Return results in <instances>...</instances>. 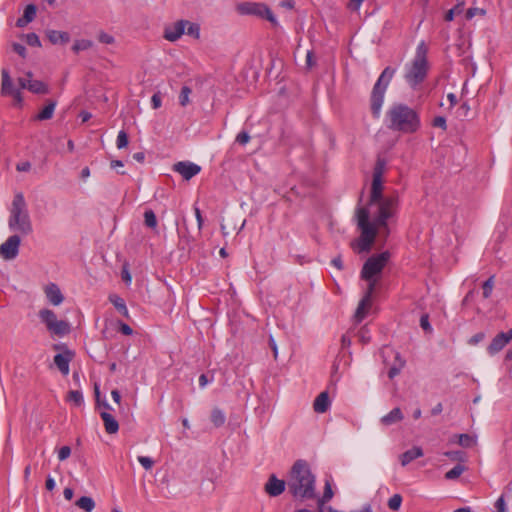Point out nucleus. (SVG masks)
Listing matches in <instances>:
<instances>
[{
    "label": "nucleus",
    "mask_w": 512,
    "mask_h": 512,
    "mask_svg": "<svg viewBox=\"0 0 512 512\" xmlns=\"http://www.w3.org/2000/svg\"><path fill=\"white\" fill-rule=\"evenodd\" d=\"M37 14V6L35 4H28L25 9L22 17L18 18L16 21V26L19 28H23L32 22Z\"/></svg>",
    "instance_id": "nucleus-20"
},
{
    "label": "nucleus",
    "mask_w": 512,
    "mask_h": 512,
    "mask_svg": "<svg viewBox=\"0 0 512 512\" xmlns=\"http://www.w3.org/2000/svg\"><path fill=\"white\" fill-rule=\"evenodd\" d=\"M423 450L421 447L414 446L413 448L405 451L400 455V461L402 466L408 465L413 460L423 456Z\"/></svg>",
    "instance_id": "nucleus-23"
},
{
    "label": "nucleus",
    "mask_w": 512,
    "mask_h": 512,
    "mask_svg": "<svg viewBox=\"0 0 512 512\" xmlns=\"http://www.w3.org/2000/svg\"><path fill=\"white\" fill-rule=\"evenodd\" d=\"M161 95L160 93H155L153 94L152 98H151V104H152V107L154 109H158L161 107Z\"/></svg>",
    "instance_id": "nucleus-61"
},
{
    "label": "nucleus",
    "mask_w": 512,
    "mask_h": 512,
    "mask_svg": "<svg viewBox=\"0 0 512 512\" xmlns=\"http://www.w3.org/2000/svg\"><path fill=\"white\" fill-rule=\"evenodd\" d=\"M138 460L146 470L151 469L154 464V461L149 457L140 456L138 457Z\"/></svg>",
    "instance_id": "nucleus-57"
},
{
    "label": "nucleus",
    "mask_w": 512,
    "mask_h": 512,
    "mask_svg": "<svg viewBox=\"0 0 512 512\" xmlns=\"http://www.w3.org/2000/svg\"><path fill=\"white\" fill-rule=\"evenodd\" d=\"M31 168V163L29 161H23L16 164V170L19 172H27Z\"/></svg>",
    "instance_id": "nucleus-60"
},
{
    "label": "nucleus",
    "mask_w": 512,
    "mask_h": 512,
    "mask_svg": "<svg viewBox=\"0 0 512 512\" xmlns=\"http://www.w3.org/2000/svg\"><path fill=\"white\" fill-rule=\"evenodd\" d=\"M124 166L125 165H124L123 161H121V160H111L110 161V168L115 170L120 175L125 174L124 170H120V169H123Z\"/></svg>",
    "instance_id": "nucleus-51"
},
{
    "label": "nucleus",
    "mask_w": 512,
    "mask_h": 512,
    "mask_svg": "<svg viewBox=\"0 0 512 512\" xmlns=\"http://www.w3.org/2000/svg\"><path fill=\"white\" fill-rule=\"evenodd\" d=\"M74 357V352L65 349L63 353H58L54 356V363L63 375L69 373V363Z\"/></svg>",
    "instance_id": "nucleus-16"
},
{
    "label": "nucleus",
    "mask_w": 512,
    "mask_h": 512,
    "mask_svg": "<svg viewBox=\"0 0 512 512\" xmlns=\"http://www.w3.org/2000/svg\"><path fill=\"white\" fill-rule=\"evenodd\" d=\"M128 146V134L122 130L120 131L119 135H118V139H117V147L119 149L121 148H125Z\"/></svg>",
    "instance_id": "nucleus-49"
},
{
    "label": "nucleus",
    "mask_w": 512,
    "mask_h": 512,
    "mask_svg": "<svg viewBox=\"0 0 512 512\" xmlns=\"http://www.w3.org/2000/svg\"><path fill=\"white\" fill-rule=\"evenodd\" d=\"M9 227L16 229L22 234H29L32 231L29 214L26 209V202L22 193L14 196L9 219Z\"/></svg>",
    "instance_id": "nucleus-6"
},
{
    "label": "nucleus",
    "mask_w": 512,
    "mask_h": 512,
    "mask_svg": "<svg viewBox=\"0 0 512 512\" xmlns=\"http://www.w3.org/2000/svg\"><path fill=\"white\" fill-rule=\"evenodd\" d=\"M494 279H495V276L492 275L482 285L483 297L485 299L489 298L492 294V291L494 288Z\"/></svg>",
    "instance_id": "nucleus-40"
},
{
    "label": "nucleus",
    "mask_w": 512,
    "mask_h": 512,
    "mask_svg": "<svg viewBox=\"0 0 512 512\" xmlns=\"http://www.w3.org/2000/svg\"><path fill=\"white\" fill-rule=\"evenodd\" d=\"M66 400L72 402L75 406L79 407L83 403V395L78 390H70L67 393Z\"/></svg>",
    "instance_id": "nucleus-34"
},
{
    "label": "nucleus",
    "mask_w": 512,
    "mask_h": 512,
    "mask_svg": "<svg viewBox=\"0 0 512 512\" xmlns=\"http://www.w3.org/2000/svg\"><path fill=\"white\" fill-rule=\"evenodd\" d=\"M369 281V284H368V288H367V291L364 295V298H367L368 300L371 301V297H372V294L375 290V286H376V279L372 278V280H368Z\"/></svg>",
    "instance_id": "nucleus-56"
},
{
    "label": "nucleus",
    "mask_w": 512,
    "mask_h": 512,
    "mask_svg": "<svg viewBox=\"0 0 512 512\" xmlns=\"http://www.w3.org/2000/svg\"><path fill=\"white\" fill-rule=\"evenodd\" d=\"M403 419V413L400 408L396 407L392 409L387 415L381 418V423L385 426L398 423Z\"/></svg>",
    "instance_id": "nucleus-25"
},
{
    "label": "nucleus",
    "mask_w": 512,
    "mask_h": 512,
    "mask_svg": "<svg viewBox=\"0 0 512 512\" xmlns=\"http://www.w3.org/2000/svg\"><path fill=\"white\" fill-rule=\"evenodd\" d=\"M395 72L396 70L394 68L390 66L386 67L380 74L376 83L374 84V87L371 92L370 102L371 112L375 118H378L380 115L386 89L391 79L393 78Z\"/></svg>",
    "instance_id": "nucleus-7"
},
{
    "label": "nucleus",
    "mask_w": 512,
    "mask_h": 512,
    "mask_svg": "<svg viewBox=\"0 0 512 512\" xmlns=\"http://www.w3.org/2000/svg\"><path fill=\"white\" fill-rule=\"evenodd\" d=\"M495 507L497 509V512H506V505H505V501H504L503 497H500L496 501Z\"/></svg>",
    "instance_id": "nucleus-63"
},
{
    "label": "nucleus",
    "mask_w": 512,
    "mask_h": 512,
    "mask_svg": "<svg viewBox=\"0 0 512 512\" xmlns=\"http://www.w3.org/2000/svg\"><path fill=\"white\" fill-rule=\"evenodd\" d=\"M119 332L128 336V324L115 318L112 313L107 312L104 321V328L102 329L103 337L105 339H111Z\"/></svg>",
    "instance_id": "nucleus-11"
},
{
    "label": "nucleus",
    "mask_w": 512,
    "mask_h": 512,
    "mask_svg": "<svg viewBox=\"0 0 512 512\" xmlns=\"http://www.w3.org/2000/svg\"><path fill=\"white\" fill-rule=\"evenodd\" d=\"M249 140L250 136L246 131H241L236 137V142L239 143L240 145L247 144Z\"/></svg>",
    "instance_id": "nucleus-55"
},
{
    "label": "nucleus",
    "mask_w": 512,
    "mask_h": 512,
    "mask_svg": "<svg viewBox=\"0 0 512 512\" xmlns=\"http://www.w3.org/2000/svg\"><path fill=\"white\" fill-rule=\"evenodd\" d=\"M332 497H333V491L331 488V484L329 483V481H326L323 496L320 499H318V506H319L318 512H323V508H322L323 504L328 502L329 500H331Z\"/></svg>",
    "instance_id": "nucleus-33"
},
{
    "label": "nucleus",
    "mask_w": 512,
    "mask_h": 512,
    "mask_svg": "<svg viewBox=\"0 0 512 512\" xmlns=\"http://www.w3.org/2000/svg\"><path fill=\"white\" fill-rule=\"evenodd\" d=\"M486 14V11L484 9H481V8H469L467 11H466V15H465V18L467 20H471L474 16L476 15H481V16H484Z\"/></svg>",
    "instance_id": "nucleus-48"
},
{
    "label": "nucleus",
    "mask_w": 512,
    "mask_h": 512,
    "mask_svg": "<svg viewBox=\"0 0 512 512\" xmlns=\"http://www.w3.org/2000/svg\"><path fill=\"white\" fill-rule=\"evenodd\" d=\"M144 223L149 228H155L157 226V218L155 213L148 209L144 213Z\"/></svg>",
    "instance_id": "nucleus-41"
},
{
    "label": "nucleus",
    "mask_w": 512,
    "mask_h": 512,
    "mask_svg": "<svg viewBox=\"0 0 512 512\" xmlns=\"http://www.w3.org/2000/svg\"><path fill=\"white\" fill-rule=\"evenodd\" d=\"M330 407V399L327 391L321 392L313 403V409L317 413H325Z\"/></svg>",
    "instance_id": "nucleus-22"
},
{
    "label": "nucleus",
    "mask_w": 512,
    "mask_h": 512,
    "mask_svg": "<svg viewBox=\"0 0 512 512\" xmlns=\"http://www.w3.org/2000/svg\"><path fill=\"white\" fill-rule=\"evenodd\" d=\"M211 422L214 424L215 427H221L224 425L226 421V417L222 410L219 408H214L211 412Z\"/></svg>",
    "instance_id": "nucleus-32"
},
{
    "label": "nucleus",
    "mask_w": 512,
    "mask_h": 512,
    "mask_svg": "<svg viewBox=\"0 0 512 512\" xmlns=\"http://www.w3.org/2000/svg\"><path fill=\"white\" fill-rule=\"evenodd\" d=\"M371 306V301L367 298H362L358 304V307L356 309L354 318L356 322H361L367 315V311Z\"/></svg>",
    "instance_id": "nucleus-28"
},
{
    "label": "nucleus",
    "mask_w": 512,
    "mask_h": 512,
    "mask_svg": "<svg viewBox=\"0 0 512 512\" xmlns=\"http://www.w3.org/2000/svg\"><path fill=\"white\" fill-rule=\"evenodd\" d=\"M100 416L104 422L105 431L108 434H115L119 430V423L115 417L107 411H102Z\"/></svg>",
    "instance_id": "nucleus-21"
},
{
    "label": "nucleus",
    "mask_w": 512,
    "mask_h": 512,
    "mask_svg": "<svg viewBox=\"0 0 512 512\" xmlns=\"http://www.w3.org/2000/svg\"><path fill=\"white\" fill-rule=\"evenodd\" d=\"M98 40L104 44H112L114 42V37L105 32H101L98 36Z\"/></svg>",
    "instance_id": "nucleus-59"
},
{
    "label": "nucleus",
    "mask_w": 512,
    "mask_h": 512,
    "mask_svg": "<svg viewBox=\"0 0 512 512\" xmlns=\"http://www.w3.org/2000/svg\"><path fill=\"white\" fill-rule=\"evenodd\" d=\"M465 466L461 465V464H457L456 466H454L451 470H449L448 472H446L445 474V478L447 480H454V479H457L458 477H460V475L465 471Z\"/></svg>",
    "instance_id": "nucleus-38"
},
{
    "label": "nucleus",
    "mask_w": 512,
    "mask_h": 512,
    "mask_svg": "<svg viewBox=\"0 0 512 512\" xmlns=\"http://www.w3.org/2000/svg\"><path fill=\"white\" fill-rule=\"evenodd\" d=\"M46 36L48 40L54 45L67 44L70 41L69 33L64 31L48 30L46 32Z\"/></svg>",
    "instance_id": "nucleus-24"
},
{
    "label": "nucleus",
    "mask_w": 512,
    "mask_h": 512,
    "mask_svg": "<svg viewBox=\"0 0 512 512\" xmlns=\"http://www.w3.org/2000/svg\"><path fill=\"white\" fill-rule=\"evenodd\" d=\"M357 220L358 227L361 230V236L358 243L360 251L368 252L371 249V246L378 234V229H381L385 237L389 235L386 234V230L383 227H380V225L376 223L375 217L370 221V212L366 207H361L357 210Z\"/></svg>",
    "instance_id": "nucleus-5"
},
{
    "label": "nucleus",
    "mask_w": 512,
    "mask_h": 512,
    "mask_svg": "<svg viewBox=\"0 0 512 512\" xmlns=\"http://www.w3.org/2000/svg\"><path fill=\"white\" fill-rule=\"evenodd\" d=\"M39 317L41 321L46 325L47 330L58 320L54 311L50 309H41L39 311Z\"/></svg>",
    "instance_id": "nucleus-29"
},
{
    "label": "nucleus",
    "mask_w": 512,
    "mask_h": 512,
    "mask_svg": "<svg viewBox=\"0 0 512 512\" xmlns=\"http://www.w3.org/2000/svg\"><path fill=\"white\" fill-rule=\"evenodd\" d=\"M174 170L178 172L185 180H190L192 177L197 175L201 167L197 164H194L192 162H177L174 164Z\"/></svg>",
    "instance_id": "nucleus-15"
},
{
    "label": "nucleus",
    "mask_w": 512,
    "mask_h": 512,
    "mask_svg": "<svg viewBox=\"0 0 512 512\" xmlns=\"http://www.w3.org/2000/svg\"><path fill=\"white\" fill-rule=\"evenodd\" d=\"M76 506L85 512H91L95 508V502L91 497L82 496L76 501Z\"/></svg>",
    "instance_id": "nucleus-31"
},
{
    "label": "nucleus",
    "mask_w": 512,
    "mask_h": 512,
    "mask_svg": "<svg viewBox=\"0 0 512 512\" xmlns=\"http://www.w3.org/2000/svg\"><path fill=\"white\" fill-rule=\"evenodd\" d=\"M445 456L452 460H462L463 453L461 451H448L445 452Z\"/></svg>",
    "instance_id": "nucleus-62"
},
{
    "label": "nucleus",
    "mask_w": 512,
    "mask_h": 512,
    "mask_svg": "<svg viewBox=\"0 0 512 512\" xmlns=\"http://www.w3.org/2000/svg\"><path fill=\"white\" fill-rule=\"evenodd\" d=\"M21 243V239L18 235L10 236L4 243L0 246V255L5 260L14 259L19 253V246Z\"/></svg>",
    "instance_id": "nucleus-12"
},
{
    "label": "nucleus",
    "mask_w": 512,
    "mask_h": 512,
    "mask_svg": "<svg viewBox=\"0 0 512 512\" xmlns=\"http://www.w3.org/2000/svg\"><path fill=\"white\" fill-rule=\"evenodd\" d=\"M44 292L49 302L54 306L60 305L64 300V296L60 288L55 283L48 284L45 287Z\"/></svg>",
    "instance_id": "nucleus-17"
},
{
    "label": "nucleus",
    "mask_w": 512,
    "mask_h": 512,
    "mask_svg": "<svg viewBox=\"0 0 512 512\" xmlns=\"http://www.w3.org/2000/svg\"><path fill=\"white\" fill-rule=\"evenodd\" d=\"M427 53L428 47L424 41H421L416 48L413 60L406 67L404 78L412 88H416L424 82L427 77L429 68Z\"/></svg>",
    "instance_id": "nucleus-4"
},
{
    "label": "nucleus",
    "mask_w": 512,
    "mask_h": 512,
    "mask_svg": "<svg viewBox=\"0 0 512 512\" xmlns=\"http://www.w3.org/2000/svg\"><path fill=\"white\" fill-rule=\"evenodd\" d=\"M432 126L446 130L447 129L446 118L443 116H436L432 121Z\"/></svg>",
    "instance_id": "nucleus-52"
},
{
    "label": "nucleus",
    "mask_w": 512,
    "mask_h": 512,
    "mask_svg": "<svg viewBox=\"0 0 512 512\" xmlns=\"http://www.w3.org/2000/svg\"><path fill=\"white\" fill-rule=\"evenodd\" d=\"M71 455V448L69 446H63L59 449L58 458L60 461H64Z\"/></svg>",
    "instance_id": "nucleus-53"
},
{
    "label": "nucleus",
    "mask_w": 512,
    "mask_h": 512,
    "mask_svg": "<svg viewBox=\"0 0 512 512\" xmlns=\"http://www.w3.org/2000/svg\"><path fill=\"white\" fill-rule=\"evenodd\" d=\"M485 338V333L484 332H478L476 334H474L468 341L469 344L471 345H476L478 343H480L481 341H483Z\"/></svg>",
    "instance_id": "nucleus-58"
},
{
    "label": "nucleus",
    "mask_w": 512,
    "mask_h": 512,
    "mask_svg": "<svg viewBox=\"0 0 512 512\" xmlns=\"http://www.w3.org/2000/svg\"><path fill=\"white\" fill-rule=\"evenodd\" d=\"M463 3L457 4L455 7L446 12L444 19L446 21H452L455 14L462 12Z\"/></svg>",
    "instance_id": "nucleus-47"
},
{
    "label": "nucleus",
    "mask_w": 512,
    "mask_h": 512,
    "mask_svg": "<svg viewBox=\"0 0 512 512\" xmlns=\"http://www.w3.org/2000/svg\"><path fill=\"white\" fill-rule=\"evenodd\" d=\"M129 333H130V344L131 343L136 344L140 348L146 346L147 339H146L145 336L141 335L138 332H134L132 328H130V332Z\"/></svg>",
    "instance_id": "nucleus-37"
},
{
    "label": "nucleus",
    "mask_w": 512,
    "mask_h": 512,
    "mask_svg": "<svg viewBox=\"0 0 512 512\" xmlns=\"http://www.w3.org/2000/svg\"><path fill=\"white\" fill-rule=\"evenodd\" d=\"M387 127L403 134H414L421 128L419 113L403 103H395L386 113Z\"/></svg>",
    "instance_id": "nucleus-3"
},
{
    "label": "nucleus",
    "mask_w": 512,
    "mask_h": 512,
    "mask_svg": "<svg viewBox=\"0 0 512 512\" xmlns=\"http://www.w3.org/2000/svg\"><path fill=\"white\" fill-rule=\"evenodd\" d=\"M28 86V91L37 95H46L50 92L49 86L40 80L30 79V84Z\"/></svg>",
    "instance_id": "nucleus-26"
},
{
    "label": "nucleus",
    "mask_w": 512,
    "mask_h": 512,
    "mask_svg": "<svg viewBox=\"0 0 512 512\" xmlns=\"http://www.w3.org/2000/svg\"><path fill=\"white\" fill-rule=\"evenodd\" d=\"M57 102L53 99H46L44 107L32 119L34 121H45L53 117Z\"/></svg>",
    "instance_id": "nucleus-19"
},
{
    "label": "nucleus",
    "mask_w": 512,
    "mask_h": 512,
    "mask_svg": "<svg viewBox=\"0 0 512 512\" xmlns=\"http://www.w3.org/2000/svg\"><path fill=\"white\" fill-rule=\"evenodd\" d=\"M108 300L110 301V303L113 304V306L115 307V309L120 313L122 314L123 316L125 317H128V308L126 306V303H125V300L123 298H121L119 295L117 294H110L108 296Z\"/></svg>",
    "instance_id": "nucleus-27"
},
{
    "label": "nucleus",
    "mask_w": 512,
    "mask_h": 512,
    "mask_svg": "<svg viewBox=\"0 0 512 512\" xmlns=\"http://www.w3.org/2000/svg\"><path fill=\"white\" fill-rule=\"evenodd\" d=\"M26 43L31 47H40L41 42L38 35L34 32L25 35Z\"/></svg>",
    "instance_id": "nucleus-45"
},
{
    "label": "nucleus",
    "mask_w": 512,
    "mask_h": 512,
    "mask_svg": "<svg viewBox=\"0 0 512 512\" xmlns=\"http://www.w3.org/2000/svg\"><path fill=\"white\" fill-rule=\"evenodd\" d=\"M236 11L240 15H253L262 19H266L276 25L277 21L270 8L263 3L242 2L237 4Z\"/></svg>",
    "instance_id": "nucleus-9"
},
{
    "label": "nucleus",
    "mask_w": 512,
    "mask_h": 512,
    "mask_svg": "<svg viewBox=\"0 0 512 512\" xmlns=\"http://www.w3.org/2000/svg\"><path fill=\"white\" fill-rule=\"evenodd\" d=\"M1 90L0 93L5 97H12L14 100V105L18 107H22L23 105V96L20 89L14 87L13 80L10 76L9 70L3 68L1 70Z\"/></svg>",
    "instance_id": "nucleus-10"
},
{
    "label": "nucleus",
    "mask_w": 512,
    "mask_h": 512,
    "mask_svg": "<svg viewBox=\"0 0 512 512\" xmlns=\"http://www.w3.org/2000/svg\"><path fill=\"white\" fill-rule=\"evenodd\" d=\"M477 442L476 437L471 436L469 434H460L458 435V444L464 448H470L474 446Z\"/></svg>",
    "instance_id": "nucleus-35"
},
{
    "label": "nucleus",
    "mask_w": 512,
    "mask_h": 512,
    "mask_svg": "<svg viewBox=\"0 0 512 512\" xmlns=\"http://www.w3.org/2000/svg\"><path fill=\"white\" fill-rule=\"evenodd\" d=\"M286 482L280 480L276 475L271 474L264 486V491L271 497H277L281 495L285 490Z\"/></svg>",
    "instance_id": "nucleus-14"
},
{
    "label": "nucleus",
    "mask_w": 512,
    "mask_h": 512,
    "mask_svg": "<svg viewBox=\"0 0 512 512\" xmlns=\"http://www.w3.org/2000/svg\"><path fill=\"white\" fill-rule=\"evenodd\" d=\"M508 343L509 339L507 338L506 333L501 332L492 339L491 343L487 347V352L489 355H495L500 352Z\"/></svg>",
    "instance_id": "nucleus-18"
},
{
    "label": "nucleus",
    "mask_w": 512,
    "mask_h": 512,
    "mask_svg": "<svg viewBox=\"0 0 512 512\" xmlns=\"http://www.w3.org/2000/svg\"><path fill=\"white\" fill-rule=\"evenodd\" d=\"M187 24H189L188 20L181 19L166 26L164 29V38L171 42L178 40L185 33Z\"/></svg>",
    "instance_id": "nucleus-13"
},
{
    "label": "nucleus",
    "mask_w": 512,
    "mask_h": 512,
    "mask_svg": "<svg viewBox=\"0 0 512 512\" xmlns=\"http://www.w3.org/2000/svg\"><path fill=\"white\" fill-rule=\"evenodd\" d=\"M192 90L188 86H183L180 91L179 95V103L181 106H186L189 103V95L191 94Z\"/></svg>",
    "instance_id": "nucleus-43"
},
{
    "label": "nucleus",
    "mask_w": 512,
    "mask_h": 512,
    "mask_svg": "<svg viewBox=\"0 0 512 512\" xmlns=\"http://www.w3.org/2000/svg\"><path fill=\"white\" fill-rule=\"evenodd\" d=\"M402 503V496L400 494H394L388 500V507L393 511H398Z\"/></svg>",
    "instance_id": "nucleus-42"
},
{
    "label": "nucleus",
    "mask_w": 512,
    "mask_h": 512,
    "mask_svg": "<svg viewBox=\"0 0 512 512\" xmlns=\"http://www.w3.org/2000/svg\"><path fill=\"white\" fill-rule=\"evenodd\" d=\"M12 48H13V51L15 53H17L19 56H21L22 58L26 57L27 50L24 45L15 42L12 44Z\"/></svg>",
    "instance_id": "nucleus-54"
},
{
    "label": "nucleus",
    "mask_w": 512,
    "mask_h": 512,
    "mask_svg": "<svg viewBox=\"0 0 512 512\" xmlns=\"http://www.w3.org/2000/svg\"><path fill=\"white\" fill-rule=\"evenodd\" d=\"M386 168V160L384 158L378 157L373 169V177L382 178L384 171Z\"/></svg>",
    "instance_id": "nucleus-36"
},
{
    "label": "nucleus",
    "mask_w": 512,
    "mask_h": 512,
    "mask_svg": "<svg viewBox=\"0 0 512 512\" xmlns=\"http://www.w3.org/2000/svg\"><path fill=\"white\" fill-rule=\"evenodd\" d=\"M396 360H398L400 362L399 366H393L389 369L388 371V377L390 379H393L395 376H397L399 373H400V370L401 368L404 366V361H401L400 360V355L397 353L396 354Z\"/></svg>",
    "instance_id": "nucleus-46"
},
{
    "label": "nucleus",
    "mask_w": 512,
    "mask_h": 512,
    "mask_svg": "<svg viewBox=\"0 0 512 512\" xmlns=\"http://www.w3.org/2000/svg\"><path fill=\"white\" fill-rule=\"evenodd\" d=\"M332 265L335 266L338 270H342L343 269V261H342V258L340 255H338L337 257L333 258L332 261H331Z\"/></svg>",
    "instance_id": "nucleus-64"
},
{
    "label": "nucleus",
    "mask_w": 512,
    "mask_h": 512,
    "mask_svg": "<svg viewBox=\"0 0 512 512\" xmlns=\"http://www.w3.org/2000/svg\"><path fill=\"white\" fill-rule=\"evenodd\" d=\"M185 33L195 39H199V37H200L199 24L189 22V24H187V31Z\"/></svg>",
    "instance_id": "nucleus-44"
},
{
    "label": "nucleus",
    "mask_w": 512,
    "mask_h": 512,
    "mask_svg": "<svg viewBox=\"0 0 512 512\" xmlns=\"http://www.w3.org/2000/svg\"><path fill=\"white\" fill-rule=\"evenodd\" d=\"M420 326L425 332L430 333L432 331V327L429 322V315L427 313H425L421 316Z\"/></svg>",
    "instance_id": "nucleus-50"
},
{
    "label": "nucleus",
    "mask_w": 512,
    "mask_h": 512,
    "mask_svg": "<svg viewBox=\"0 0 512 512\" xmlns=\"http://www.w3.org/2000/svg\"><path fill=\"white\" fill-rule=\"evenodd\" d=\"M398 202L396 195L384 196L382 178L373 177L369 205L376 206L377 210L373 213V217L376 223L386 230V234L390 233L387 220L395 215Z\"/></svg>",
    "instance_id": "nucleus-1"
},
{
    "label": "nucleus",
    "mask_w": 512,
    "mask_h": 512,
    "mask_svg": "<svg viewBox=\"0 0 512 512\" xmlns=\"http://www.w3.org/2000/svg\"><path fill=\"white\" fill-rule=\"evenodd\" d=\"M92 45H93V42L91 40H86V39L77 40L73 44L72 50L75 53H79L80 51H84V50L91 48Z\"/></svg>",
    "instance_id": "nucleus-39"
},
{
    "label": "nucleus",
    "mask_w": 512,
    "mask_h": 512,
    "mask_svg": "<svg viewBox=\"0 0 512 512\" xmlns=\"http://www.w3.org/2000/svg\"><path fill=\"white\" fill-rule=\"evenodd\" d=\"M48 331L57 336H64L70 332V325L67 321L57 320Z\"/></svg>",
    "instance_id": "nucleus-30"
},
{
    "label": "nucleus",
    "mask_w": 512,
    "mask_h": 512,
    "mask_svg": "<svg viewBox=\"0 0 512 512\" xmlns=\"http://www.w3.org/2000/svg\"><path fill=\"white\" fill-rule=\"evenodd\" d=\"M287 486L294 498L313 499L315 497V476L305 460L299 459L293 464Z\"/></svg>",
    "instance_id": "nucleus-2"
},
{
    "label": "nucleus",
    "mask_w": 512,
    "mask_h": 512,
    "mask_svg": "<svg viewBox=\"0 0 512 512\" xmlns=\"http://www.w3.org/2000/svg\"><path fill=\"white\" fill-rule=\"evenodd\" d=\"M389 258L390 253L388 251L369 257L362 267L361 278L364 280H372L374 276L382 272Z\"/></svg>",
    "instance_id": "nucleus-8"
}]
</instances>
